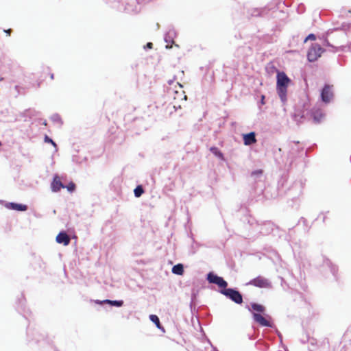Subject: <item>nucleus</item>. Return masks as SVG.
Masks as SVG:
<instances>
[{
    "mask_svg": "<svg viewBox=\"0 0 351 351\" xmlns=\"http://www.w3.org/2000/svg\"><path fill=\"white\" fill-rule=\"evenodd\" d=\"M149 319L150 320L154 323L156 326V327L158 328V329H160L162 330L163 332H165V329L162 326L161 324H160V319H159V317L156 315H149Z\"/></svg>",
    "mask_w": 351,
    "mask_h": 351,
    "instance_id": "nucleus-21",
    "label": "nucleus"
},
{
    "mask_svg": "<svg viewBox=\"0 0 351 351\" xmlns=\"http://www.w3.org/2000/svg\"><path fill=\"white\" fill-rule=\"evenodd\" d=\"M44 140L45 143H51L53 147H57V144L47 135L45 136Z\"/></svg>",
    "mask_w": 351,
    "mask_h": 351,
    "instance_id": "nucleus-26",
    "label": "nucleus"
},
{
    "mask_svg": "<svg viewBox=\"0 0 351 351\" xmlns=\"http://www.w3.org/2000/svg\"><path fill=\"white\" fill-rule=\"evenodd\" d=\"M51 120L54 123H59L60 125L62 124L61 117L58 114L56 113V114H52L51 117Z\"/></svg>",
    "mask_w": 351,
    "mask_h": 351,
    "instance_id": "nucleus-24",
    "label": "nucleus"
},
{
    "mask_svg": "<svg viewBox=\"0 0 351 351\" xmlns=\"http://www.w3.org/2000/svg\"><path fill=\"white\" fill-rule=\"evenodd\" d=\"M94 302L95 304H99V305L106 304V302H104V300H96L94 301Z\"/></svg>",
    "mask_w": 351,
    "mask_h": 351,
    "instance_id": "nucleus-31",
    "label": "nucleus"
},
{
    "mask_svg": "<svg viewBox=\"0 0 351 351\" xmlns=\"http://www.w3.org/2000/svg\"><path fill=\"white\" fill-rule=\"evenodd\" d=\"M316 39V36L314 34H310L306 38L305 40H314Z\"/></svg>",
    "mask_w": 351,
    "mask_h": 351,
    "instance_id": "nucleus-29",
    "label": "nucleus"
},
{
    "mask_svg": "<svg viewBox=\"0 0 351 351\" xmlns=\"http://www.w3.org/2000/svg\"><path fill=\"white\" fill-rule=\"evenodd\" d=\"M69 192H73L75 189V184L73 182H70L67 186H65Z\"/></svg>",
    "mask_w": 351,
    "mask_h": 351,
    "instance_id": "nucleus-27",
    "label": "nucleus"
},
{
    "mask_svg": "<svg viewBox=\"0 0 351 351\" xmlns=\"http://www.w3.org/2000/svg\"><path fill=\"white\" fill-rule=\"evenodd\" d=\"M50 77H51V79L53 80L54 78V75L53 73L51 74Z\"/></svg>",
    "mask_w": 351,
    "mask_h": 351,
    "instance_id": "nucleus-36",
    "label": "nucleus"
},
{
    "mask_svg": "<svg viewBox=\"0 0 351 351\" xmlns=\"http://www.w3.org/2000/svg\"><path fill=\"white\" fill-rule=\"evenodd\" d=\"M104 302L106 304H108L111 306H116V307H121L123 305V301L122 300H111L108 299L104 300Z\"/></svg>",
    "mask_w": 351,
    "mask_h": 351,
    "instance_id": "nucleus-20",
    "label": "nucleus"
},
{
    "mask_svg": "<svg viewBox=\"0 0 351 351\" xmlns=\"http://www.w3.org/2000/svg\"><path fill=\"white\" fill-rule=\"evenodd\" d=\"M278 152H282L281 148H278Z\"/></svg>",
    "mask_w": 351,
    "mask_h": 351,
    "instance_id": "nucleus-38",
    "label": "nucleus"
},
{
    "mask_svg": "<svg viewBox=\"0 0 351 351\" xmlns=\"http://www.w3.org/2000/svg\"><path fill=\"white\" fill-rule=\"evenodd\" d=\"M267 13V10L265 8L264 9H257L254 8L252 10H248L247 14L248 15L251 16H265V14Z\"/></svg>",
    "mask_w": 351,
    "mask_h": 351,
    "instance_id": "nucleus-16",
    "label": "nucleus"
},
{
    "mask_svg": "<svg viewBox=\"0 0 351 351\" xmlns=\"http://www.w3.org/2000/svg\"><path fill=\"white\" fill-rule=\"evenodd\" d=\"M305 11V6L303 3H300V5H298V8H297V12L299 14H302L304 13Z\"/></svg>",
    "mask_w": 351,
    "mask_h": 351,
    "instance_id": "nucleus-28",
    "label": "nucleus"
},
{
    "mask_svg": "<svg viewBox=\"0 0 351 351\" xmlns=\"http://www.w3.org/2000/svg\"><path fill=\"white\" fill-rule=\"evenodd\" d=\"M332 86L328 84H325L321 90L320 97L321 100L325 103H330V100L333 97V93L331 90Z\"/></svg>",
    "mask_w": 351,
    "mask_h": 351,
    "instance_id": "nucleus-7",
    "label": "nucleus"
},
{
    "mask_svg": "<svg viewBox=\"0 0 351 351\" xmlns=\"http://www.w3.org/2000/svg\"><path fill=\"white\" fill-rule=\"evenodd\" d=\"M51 191L53 192H58L60 191L61 189H64L65 185L62 184V182L60 181L58 176L56 175L54 176L53 178V181L51 184Z\"/></svg>",
    "mask_w": 351,
    "mask_h": 351,
    "instance_id": "nucleus-11",
    "label": "nucleus"
},
{
    "mask_svg": "<svg viewBox=\"0 0 351 351\" xmlns=\"http://www.w3.org/2000/svg\"><path fill=\"white\" fill-rule=\"evenodd\" d=\"M145 193L142 185H138L134 189V194L136 197H140Z\"/></svg>",
    "mask_w": 351,
    "mask_h": 351,
    "instance_id": "nucleus-23",
    "label": "nucleus"
},
{
    "mask_svg": "<svg viewBox=\"0 0 351 351\" xmlns=\"http://www.w3.org/2000/svg\"><path fill=\"white\" fill-rule=\"evenodd\" d=\"M4 206L6 208L17 211L24 212L28 208L26 204L16 203V202H4Z\"/></svg>",
    "mask_w": 351,
    "mask_h": 351,
    "instance_id": "nucleus-10",
    "label": "nucleus"
},
{
    "mask_svg": "<svg viewBox=\"0 0 351 351\" xmlns=\"http://www.w3.org/2000/svg\"><path fill=\"white\" fill-rule=\"evenodd\" d=\"M312 344L314 343V339H312V342H311Z\"/></svg>",
    "mask_w": 351,
    "mask_h": 351,
    "instance_id": "nucleus-39",
    "label": "nucleus"
},
{
    "mask_svg": "<svg viewBox=\"0 0 351 351\" xmlns=\"http://www.w3.org/2000/svg\"><path fill=\"white\" fill-rule=\"evenodd\" d=\"M171 47H169L168 45H166V48H167V49H170Z\"/></svg>",
    "mask_w": 351,
    "mask_h": 351,
    "instance_id": "nucleus-37",
    "label": "nucleus"
},
{
    "mask_svg": "<svg viewBox=\"0 0 351 351\" xmlns=\"http://www.w3.org/2000/svg\"><path fill=\"white\" fill-rule=\"evenodd\" d=\"M263 171L261 169L253 171L251 173L250 177L254 182L260 181L263 177Z\"/></svg>",
    "mask_w": 351,
    "mask_h": 351,
    "instance_id": "nucleus-18",
    "label": "nucleus"
},
{
    "mask_svg": "<svg viewBox=\"0 0 351 351\" xmlns=\"http://www.w3.org/2000/svg\"><path fill=\"white\" fill-rule=\"evenodd\" d=\"M276 332H277L278 336L280 338H281V336H282V335H281V333H280V332L277 329H276Z\"/></svg>",
    "mask_w": 351,
    "mask_h": 351,
    "instance_id": "nucleus-35",
    "label": "nucleus"
},
{
    "mask_svg": "<svg viewBox=\"0 0 351 351\" xmlns=\"http://www.w3.org/2000/svg\"><path fill=\"white\" fill-rule=\"evenodd\" d=\"M304 184V183L301 178L295 180L293 183L292 186L289 188V195L293 198H295L302 194Z\"/></svg>",
    "mask_w": 351,
    "mask_h": 351,
    "instance_id": "nucleus-6",
    "label": "nucleus"
},
{
    "mask_svg": "<svg viewBox=\"0 0 351 351\" xmlns=\"http://www.w3.org/2000/svg\"><path fill=\"white\" fill-rule=\"evenodd\" d=\"M302 151L303 148L299 147V142H296L293 147H291V149L290 150L289 153V157L291 159H293L296 157V154L295 152H299L300 151Z\"/></svg>",
    "mask_w": 351,
    "mask_h": 351,
    "instance_id": "nucleus-17",
    "label": "nucleus"
},
{
    "mask_svg": "<svg viewBox=\"0 0 351 351\" xmlns=\"http://www.w3.org/2000/svg\"><path fill=\"white\" fill-rule=\"evenodd\" d=\"M17 302L19 303L18 308H21V309H23L24 305H25V298L23 294L21 295L20 298L17 299Z\"/></svg>",
    "mask_w": 351,
    "mask_h": 351,
    "instance_id": "nucleus-25",
    "label": "nucleus"
},
{
    "mask_svg": "<svg viewBox=\"0 0 351 351\" xmlns=\"http://www.w3.org/2000/svg\"><path fill=\"white\" fill-rule=\"evenodd\" d=\"M206 280L210 284L217 285L221 289L220 293L225 295L237 304L243 303V295L236 288H227L228 282L223 278L219 276L213 271H210L206 275Z\"/></svg>",
    "mask_w": 351,
    "mask_h": 351,
    "instance_id": "nucleus-1",
    "label": "nucleus"
},
{
    "mask_svg": "<svg viewBox=\"0 0 351 351\" xmlns=\"http://www.w3.org/2000/svg\"><path fill=\"white\" fill-rule=\"evenodd\" d=\"M251 308L253 311L252 317L255 322L261 326L271 328H276L272 322V317L269 315L265 313V307L263 305L252 302L251 303Z\"/></svg>",
    "mask_w": 351,
    "mask_h": 351,
    "instance_id": "nucleus-3",
    "label": "nucleus"
},
{
    "mask_svg": "<svg viewBox=\"0 0 351 351\" xmlns=\"http://www.w3.org/2000/svg\"><path fill=\"white\" fill-rule=\"evenodd\" d=\"M324 44L326 45L327 46H331L330 44L329 43V42L327 40H324Z\"/></svg>",
    "mask_w": 351,
    "mask_h": 351,
    "instance_id": "nucleus-33",
    "label": "nucleus"
},
{
    "mask_svg": "<svg viewBox=\"0 0 351 351\" xmlns=\"http://www.w3.org/2000/svg\"><path fill=\"white\" fill-rule=\"evenodd\" d=\"M276 90L282 102L287 101V87L291 82L290 78L283 71H277Z\"/></svg>",
    "mask_w": 351,
    "mask_h": 351,
    "instance_id": "nucleus-4",
    "label": "nucleus"
},
{
    "mask_svg": "<svg viewBox=\"0 0 351 351\" xmlns=\"http://www.w3.org/2000/svg\"><path fill=\"white\" fill-rule=\"evenodd\" d=\"M56 241L58 243L68 245L70 243L71 239L64 231H61L56 237Z\"/></svg>",
    "mask_w": 351,
    "mask_h": 351,
    "instance_id": "nucleus-13",
    "label": "nucleus"
},
{
    "mask_svg": "<svg viewBox=\"0 0 351 351\" xmlns=\"http://www.w3.org/2000/svg\"><path fill=\"white\" fill-rule=\"evenodd\" d=\"M312 344L314 343V339H312V342H311Z\"/></svg>",
    "mask_w": 351,
    "mask_h": 351,
    "instance_id": "nucleus-40",
    "label": "nucleus"
},
{
    "mask_svg": "<svg viewBox=\"0 0 351 351\" xmlns=\"http://www.w3.org/2000/svg\"><path fill=\"white\" fill-rule=\"evenodd\" d=\"M324 49L317 43L311 45L307 53V59L309 62L316 61L324 52Z\"/></svg>",
    "mask_w": 351,
    "mask_h": 351,
    "instance_id": "nucleus-5",
    "label": "nucleus"
},
{
    "mask_svg": "<svg viewBox=\"0 0 351 351\" xmlns=\"http://www.w3.org/2000/svg\"><path fill=\"white\" fill-rule=\"evenodd\" d=\"M152 47H153V44H152V43H150V42L147 43L144 46V49H145V50H147V49H152Z\"/></svg>",
    "mask_w": 351,
    "mask_h": 351,
    "instance_id": "nucleus-30",
    "label": "nucleus"
},
{
    "mask_svg": "<svg viewBox=\"0 0 351 351\" xmlns=\"http://www.w3.org/2000/svg\"><path fill=\"white\" fill-rule=\"evenodd\" d=\"M264 99H265V96L262 95L261 96V103H262V104H264Z\"/></svg>",
    "mask_w": 351,
    "mask_h": 351,
    "instance_id": "nucleus-34",
    "label": "nucleus"
},
{
    "mask_svg": "<svg viewBox=\"0 0 351 351\" xmlns=\"http://www.w3.org/2000/svg\"><path fill=\"white\" fill-rule=\"evenodd\" d=\"M3 32L7 34V36H10L12 30V29H4Z\"/></svg>",
    "mask_w": 351,
    "mask_h": 351,
    "instance_id": "nucleus-32",
    "label": "nucleus"
},
{
    "mask_svg": "<svg viewBox=\"0 0 351 351\" xmlns=\"http://www.w3.org/2000/svg\"><path fill=\"white\" fill-rule=\"evenodd\" d=\"M323 267L328 268L334 277H336V274L338 271L337 266L333 265L332 262L325 256H323Z\"/></svg>",
    "mask_w": 351,
    "mask_h": 351,
    "instance_id": "nucleus-14",
    "label": "nucleus"
},
{
    "mask_svg": "<svg viewBox=\"0 0 351 351\" xmlns=\"http://www.w3.org/2000/svg\"><path fill=\"white\" fill-rule=\"evenodd\" d=\"M176 36V32L173 27H171L165 34L164 40L165 42L169 44L174 43V38Z\"/></svg>",
    "mask_w": 351,
    "mask_h": 351,
    "instance_id": "nucleus-15",
    "label": "nucleus"
},
{
    "mask_svg": "<svg viewBox=\"0 0 351 351\" xmlns=\"http://www.w3.org/2000/svg\"><path fill=\"white\" fill-rule=\"evenodd\" d=\"M210 152L213 154L215 156L219 158L221 160L224 159V156L223 153L217 147L215 146H213L210 148Z\"/></svg>",
    "mask_w": 351,
    "mask_h": 351,
    "instance_id": "nucleus-22",
    "label": "nucleus"
},
{
    "mask_svg": "<svg viewBox=\"0 0 351 351\" xmlns=\"http://www.w3.org/2000/svg\"><path fill=\"white\" fill-rule=\"evenodd\" d=\"M309 108L310 104L307 101L297 104L295 108V117H299L300 119H303L310 114L315 123H320L325 118V114L323 110L313 108L310 110Z\"/></svg>",
    "mask_w": 351,
    "mask_h": 351,
    "instance_id": "nucleus-2",
    "label": "nucleus"
},
{
    "mask_svg": "<svg viewBox=\"0 0 351 351\" xmlns=\"http://www.w3.org/2000/svg\"><path fill=\"white\" fill-rule=\"evenodd\" d=\"M243 140L245 145H251L256 142V133L250 132L243 134Z\"/></svg>",
    "mask_w": 351,
    "mask_h": 351,
    "instance_id": "nucleus-12",
    "label": "nucleus"
},
{
    "mask_svg": "<svg viewBox=\"0 0 351 351\" xmlns=\"http://www.w3.org/2000/svg\"><path fill=\"white\" fill-rule=\"evenodd\" d=\"M172 273L176 275H182L184 274V265L182 263L175 265L172 267Z\"/></svg>",
    "mask_w": 351,
    "mask_h": 351,
    "instance_id": "nucleus-19",
    "label": "nucleus"
},
{
    "mask_svg": "<svg viewBox=\"0 0 351 351\" xmlns=\"http://www.w3.org/2000/svg\"><path fill=\"white\" fill-rule=\"evenodd\" d=\"M247 285H251L259 288H265L270 287L269 280L262 276H258L251 280Z\"/></svg>",
    "mask_w": 351,
    "mask_h": 351,
    "instance_id": "nucleus-9",
    "label": "nucleus"
},
{
    "mask_svg": "<svg viewBox=\"0 0 351 351\" xmlns=\"http://www.w3.org/2000/svg\"><path fill=\"white\" fill-rule=\"evenodd\" d=\"M256 226L260 234L267 235L274 230L275 225L271 221H265L261 224L257 223Z\"/></svg>",
    "mask_w": 351,
    "mask_h": 351,
    "instance_id": "nucleus-8",
    "label": "nucleus"
}]
</instances>
